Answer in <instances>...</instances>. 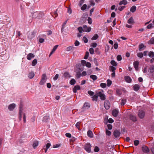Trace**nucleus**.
Returning <instances> with one entry per match:
<instances>
[{
  "instance_id": "obj_1",
  "label": "nucleus",
  "mask_w": 154,
  "mask_h": 154,
  "mask_svg": "<svg viewBox=\"0 0 154 154\" xmlns=\"http://www.w3.org/2000/svg\"><path fill=\"white\" fill-rule=\"evenodd\" d=\"M103 91L101 90V91L96 92V94L100 97V99L102 100H104L106 99V96L103 93Z\"/></svg>"
},
{
  "instance_id": "obj_2",
  "label": "nucleus",
  "mask_w": 154,
  "mask_h": 154,
  "mask_svg": "<svg viewBox=\"0 0 154 154\" xmlns=\"http://www.w3.org/2000/svg\"><path fill=\"white\" fill-rule=\"evenodd\" d=\"M91 147L90 143H87L84 146V148L87 152L90 153L91 152Z\"/></svg>"
},
{
  "instance_id": "obj_3",
  "label": "nucleus",
  "mask_w": 154,
  "mask_h": 154,
  "mask_svg": "<svg viewBox=\"0 0 154 154\" xmlns=\"http://www.w3.org/2000/svg\"><path fill=\"white\" fill-rule=\"evenodd\" d=\"M47 79V77L46 74L45 73L42 74V76L41 80L39 82L40 85H42L45 83Z\"/></svg>"
},
{
  "instance_id": "obj_4",
  "label": "nucleus",
  "mask_w": 154,
  "mask_h": 154,
  "mask_svg": "<svg viewBox=\"0 0 154 154\" xmlns=\"http://www.w3.org/2000/svg\"><path fill=\"white\" fill-rule=\"evenodd\" d=\"M23 106L22 104H20V109L19 110V113L18 117L19 120L21 121L22 119V115L23 111Z\"/></svg>"
},
{
  "instance_id": "obj_5",
  "label": "nucleus",
  "mask_w": 154,
  "mask_h": 154,
  "mask_svg": "<svg viewBox=\"0 0 154 154\" xmlns=\"http://www.w3.org/2000/svg\"><path fill=\"white\" fill-rule=\"evenodd\" d=\"M83 32H89L91 30V28L90 27L87 26L86 25L83 26Z\"/></svg>"
},
{
  "instance_id": "obj_6",
  "label": "nucleus",
  "mask_w": 154,
  "mask_h": 154,
  "mask_svg": "<svg viewBox=\"0 0 154 154\" xmlns=\"http://www.w3.org/2000/svg\"><path fill=\"white\" fill-rule=\"evenodd\" d=\"M139 117L141 119L143 118L145 115V112L143 110H139L138 113Z\"/></svg>"
},
{
  "instance_id": "obj_7",
  "label": "nucleus",
  "mask_w": 154,
  "mask_h": 154,
  "mask_svg": "<svg viewBox=\"0 0 154 154\" xmlns=\"http://www.w3.org/2000/svg\"><path fill=\"white\" fill-rule=\"evenodd\" d=\"M110 103L107 100L105 101L104 103V106L106 109H108L110 107Z\"/></svg>"
},
{
  "instance_id": "obj_8",
  "label": "nucleus",
  "mask_w": 154,
  "mask_h": 154,
  "mask_svg": "<svg viewBox=\"0 0 154 154\" xmlns=\"http://www.w3.org/2000/svg\"><path fill=\"white\" fill-rule=\"evenodd\" d=\"M120 134V132L117 130H115L113 132V135L115 138H117L119 137Z\"/></svg>"
},
{
  "instance_id": "obj_9",
  "label": "nucleus",
  "mask_w": 154,
  "mask_h": 154,
  "mask_svg": "<svg viewBox=\"0 0 154 154\" xmlns=\"http://www.w3.org/2000/svg\"><path fill=\"white\" fill-rule=\"evenodd\" d=\"M35 32H32L28 34V37L29 39H31L35 37Z\"/></svg>"
},
{
  "instance_id": "obj_10",
  "label": "nucleus",
  "mask_w": 154,
  "mask_h": 154,
  "mask_svg": "<svg viewBox=\"0 0 154 154\" xmlns=\"http://www.w3.org/2000/svg\"><path fill=\"white\" fill-rule=\"evenodd\" d=\"M142 151L144 153H147L149 152V148L146 146H143L142 147Z\"/></svg>"
},
{
  "instance_id": "obj_11",
  "label": "nucleus",
  "mask_w": 154,
  "mask_h": 154,
  "mask_svg": "<svg viewBox=\"0 0 154 154\" xmlns=\"http://www.w3.org/2000/svg\"><path fill=\"white\" fill-rule=\"evenodd\" d=\"M51 146V144L50 143H47L46 146H45L43 148V149H44L45 150V153H46L48 149L49 148L50 146Z\"/></svg>"
},
{
  "instance_id": "obj_12",
  "label": "nucleus",
  "mask_w": 154,
  "mask_h": 154,
  "mask_svg": "<svg viewBox=\"0 0 154 154\" xmlns=\"http://www.w3.org/2000/svg\"><path fill=\"white\" fill-rule=\"evenodd\" d=\"M139 62L138 61H136L133 63V65L136 70L137 71L138 69V65Z\"/></svg>"
},
{
  "instance_id": "obj_13",
  "label": "nucleus",
  "mask_w": 154,
  "mask_h": 154,
  "mask_svg": "<svg viewBox=\"0 0 154 154\" xmlns=\"http://www.w3.org/2000/svg\"><path fill=\"white\" fill-rule=\"evenodd\" d=\"M16 106V105L14 103H12L10 104L8 107V109L10 111L13 110L15 108Z\"/></svg>"
},
{
  "instance_id": "obj_14",
  "label": "nucleus",
  "mask_w": 154,
  "mask_h": 154,
  "mask_svg": "<svg viewBox=\"0 0 154 154\" xmlns=\"http://www.w3.org/2000/svg\"><path fill=\"white\" fill-rule=\"evenodd\" d=\"M125 81L128 83L131 82L132 79L130 76H125Z\"/></svg>"
},
{
  "instance_id": "obj_15",
  "label": "nucleus",
  "mask_w": 154,
  "mask_h": 154,
  "mask_svg": "<svg viewBox=\"0 0 154 154\" xmlns=\"http://www.w3.org/2000/svg\"><path fill=\"white\" fill-rule=\"evenodd\" d=\"M119 113V111L118 110L116 109H113L112 112V115L114 117H117Z\"/></svg>"
},
{
  "instance_id": "obj_16",
  "label": "nucleus",
  "mask_w": 154,
  "mask_h": 154,
  "mask_svg": "<svg viewBox=\"0 0 154 154\" xmlns=\"http://www.w3.org/2000/svg\"><path fill=\"white\" fill-rule=\"evenodd\" d=\"M35 57L34 55L32 53H29L27 56V59L28 60H30Z\"/></svg>"
},
{
  "instance_id": "obj_17",
  "label": "nucleus",
  "mask_w": 154,
  "mask_h": 154,
  "mask_svg": "<svg viewBox=\"0 0 154 154\" xmlns=\"http://www.w3.org/2000/svg\"><path fill=\"white\" fill-rule=\"evenodd\" d=\"M49 119V116L48 115H46L43 118L42 121L44 122H47Z\"/></svg>"
},
{
  "instance_id": "obj_18",
  "label": "nucleus",
  "mask_w": 154,
  "mask_h": 154,
  "mask_svg": "<svg viewBox=\"0 0 154 154\" xmlns=\"http://www.w3.org/2000/svg\"><path fill=\"white\" fill-rule=\"evenodd\" d=\"M128 23L132 25L134 23V21L133 17H131L128 20Z\"/></svg>"
},
{
  "instance_id": "obj_19",
  "label": "nucleus",
  "mask_w": 154,
  "mask_h": 154,
  "mask_svg": "<svg viewBox=\"0 0 154 154\" xmlns=\"http://www.w3.org/2000/svg\"><path fill=\"white\" fill-rule=\"evenodd\" d=\"M80 89V87L79 85H76L74 87L73 91L74 93L76 92L77 91L79 90Z\"/></svg>"
},
{
  "instance_id": "obj_20",
  "label": "nucleus",
  "mask_w": 154,
  "mask_h": 154,
  "mask_svg": "<svg viewBox=\"0 0 154 154\" xmlns=\"http://www.w3.org/2000/svg\"><path fill=\"white\" fill-rule=\"evenodd\" d=\"M90 107V104L88 103H85L83 107V109H88Z\"/></svg>"
},
{
  "instance_id": "obj_21",
  "label": "nucleus",
  "mask_w": 154,
  "mask_h": 154,
  "mask_svg": "<svg viewBox=\"0 0 154 154\" xmlns=\"http://www.w3.org/2000/svg\"><path fill=\"white\" fill-rule=\"evenodd\" d=\"M58 45H56L54 47L51 51L50 54L49 56H50L55 51V50H56V49H57V48L58 47Z\"/></svg>"
},
{
  "instance_id": "obj_22",
  "label": "nucleus",
  "mask_w": 154,
  "mask_h": 154,
  "mask_svg": "<svg viewBox=\"0 0 154 154\" xmlns=\"http://www.w3.org/2000/svg\"><path fill=\"white\" fill-rule=\"evenodd\" d=\"M38 145V141H35L32 144V146L34 149L36 148Z\"/></svg>"
},
{
  "instance_id": "obj_23",
  "label": "nucleus",
  "mask_w": 154,
  "mask_h": 154,
  "mask_svg": "<svg viewBox=\"0 0 154 154\" xmlns=\"http://www.w3.org/2000/svg\"><path fill=\"white\" fill-rule=\"evenodd\" d=\"M130 119L133 121L135 122L137 120L136 117L132 114L130 115Z\"/></svg>"
},
{
  "instance_id": "obj_24",
  "label": "nucleus",
  "mask_w": 154,
  "mask_h": 154,
  "mask_svg": "<svg viewBox=\"0 0 154 154\" xmlns=\"http://www.w3.org/2000/svg\"><path fill=\"white\" fill-rule=\"evenodd\" d=\"M127 3L128 2L126 0H122L120 2L119 5H126Z\"/></svg>"
},
{
  "instance_id": "obj_25",
  "label": "nucleus",
  "mask_w": 154,
  "mask_h": 154,
  "mask_svg": "<svg viewBox=\"0 0 154 154\" xmlns=\"http://www.w3.org/2000/svg\"><path fill=\"white\" fill-rule=\"evenodd\" d=\"M139 48L140 51H141L145 48L146 46H144L143 44H141L139 45Z\"/></svg>"
},
{
  "instance_id": "obj_26",
  "label": "nucleus",
  "mask_w": 154,
  "mask_h": 154,
  "mask_svg": "<svg viewBox=\"0 0 154 154\" xmlns=\"http://www.w3.org/2000/svg\"><path fill=\"white\" fill-rule=\"evenodd\" d=\"M134 90L135 91H137L140 88V86L138 84L135 85L133 87Z\"/></svg>"
},
{
  "instance_id": "obj_27",
  "label": "nucleus",
  "mask_w": 154,
  "mask_h": 154,
  "mask_svg": "<svg viewBox=\"0 0 154 154\" xmlns=\"http://www.w3.org/2000/svg\"><path fill=\"white\" fill-rule=\"evenodd\" d=\"M148 44H154V37L151 38L150 40L148 42Z\"/></svg>"
},
{
  "instance_id": "obj_28",
  "label": "nucleus",
  "mask_w": 154,
  "mask_h": 154,
  "mask_svg": "<svg viewBox=\"0 0 154 154\" xmlns=\"http://www.w3.org/2000/svg\"><path fill=\"white\" fill-rule=\"evenodd\" d=\"M87 135L88 137L91 138L93 136V134L91 131H88Z\"/></svg>"
},
{
  "instance_id": "obj_29",
  "label": "nucleus",
  "mask_w": 154,
  "mask_h": 154,
  "mask_svg": "<svg viewBox=\"0 0 154 154\" xmlns=\"http://www.w3.org/2000/svg\"><path fill=\"white\" fill-rule=\"evenodd\" d=\"M152 23H153V24L150 23L147 26V28L148 29H150L153 27V25H154V20L152 21Z\"/></svg>"
},
{
  "instance_id": "obj_30",
  "label": "nucleus",
  "mask_w": 154,
  "mask_h": 154,
  "mask_svg": "<svg viewBox=\"0 0 154 154\" xmlns=\"http://www.w3.org/2000/svg\"><path fill=\"white\" fill-rule=\"evenodd\" d=\"M148 72H149L150 73L153 72H154V66H150Z\"/></svg>"
},
{
  "instance_id": "obj_31",
  "label": "nucleus",
  "mask_w": 154,
  "mask_h": 154,
  "mask_svg": "<svg viewBox=\"0 0 154 154\" xmlns=\"http://www.w3.org/2000/svg\"><path fill=\"white\" fill-rule=\"evenodd\" d=\"M35 74L34 72H31L28 75V77L30 79H32L34 76Z\"/></svg>"
},
{
  "instance_id": "obj_32",
  "label": "nucleus",
  "mask_w": 154,
  "mask_h": 154,
  "mask_svg": "<svg viewBox=\"0 0 154 154\" xmlns=\"http://www.w3.org/2000/svg\"><path fill=\"white\" fill-rule=\"evenodd\" d=\"M90 78L94 81L96 80L97 78V76L94 75H91L90 76Z\"/></svg>"
},
{
  "instance_id": "obj_33",
  "label": "nucleus",
  "mask_w": 154,
  "mask_h": 154,
  "mask_svg": "<svg viewBox=\"0 0 154 154\" xmlns=\"http://www.w3.org/2000/svg\"><path fill=\"white\" fill-rule=\"evenodd\" d=\"M98 97V96L96 94L94 95L92 97V100L94 101L95 100L96 101H97V100Z\"/></svg>"
},
{
  "instance_id": "obj_34",
  "label": "nucleus",
  "mask_w": 154,
  "mask_h": 154,
  "mask_svg": "<svg viewBox=\"0 0 154 154\" xmlns=\"http://www.w3.org/2000/svg\"><path fill=\"white\" fill-rule=\"evenodd\" d=\"M136 7L135 6H133L131 8L130 10L132 12H134L136 11Z\"/></svg>"
},
{
  "instance_id": "obj_35",
  "label": "nucleus",
  "mask_w": 154,
  "mask_h": 154,
  "mask_svg": "<svg viewBox=\"0 0 154 154\" xmlns=\"http://www.w3.org/2000/svg\"><path fill=\"white\" fill-rule=\"evenodd\" d=\"M63 76L67 78L70 77L69 73L67 72H65Z\"/></svg>"
},
{
  "instance_id": "obj_36",
  "label": "nucleus",
  "mask_w": 154,
  "mask_h": 154,
  "mask_svg": "<svg viewBox=\"0 0 154 154\" xmlns=\"http://www.w3.org/2000/svg\"><path fill=\"white\" fill-rule=\"evenodd\" d=\"M74 48V47L72 46H70L66 48V51H70L72 50Z\"/></svg>"
},
{
  "instance_id": "obj_37",
  "label": "nucleus",
  "mask_w": 154,
  "mask_h": 154,
  "mask_svg": "<svg viewBox=\"0 0 154 154\" xmlns=\"http://www.w3.org/2000/svg\"><path fill=\"white\" fill-rule=\"evenodd\" d=\"M148 55L150 57H154V52L150 51Z\"/></svg>"
},
{
  "instance_id": "obj_38",
  "label": "nucleus",
  "mask_w": 154,
  "mask_h": 154,
  "mask_svg": "<svg viewBox=\"0 0 154 154\" xmlns=\"http://www.w3.org/2000/svg\"><path fill=\"white\" fill-rule=\"evenodd\" d=\"M80 122H78L75 124V126L79 130H80Z\"/></svg>"
},
{
  "instance_id": "obj_39",
  "label": "nucleus",
  "mask_w": 154,
  "mask_h": 154,
  "mask_svg": "<svg viewBox=\"0 0 154 154\" xmlns=\"http://www.w3.org/2000/svg\"><path fill=\"white\" fill-rule=\"evenodd\" d=\"M126 102V100L125 99H123L121 100V105H124L125 103Z\"/></svg>"
},
{
  "instance_id": "obj_40",
  "label": "nucleus",
  "mask_w": 154,
  "mask_h": 154,
  "mask_svg": "<svg viewBox=\"0 0 154 154\" xmlns=\"http://www.w3.org/2000/svg\"><path fill=\"white\" fill-rule=\"evenodd\" d=\"M98 38V35L97 34H96L92 37L91 39L92 40H95L97 39Z\"/></svg>"
},
{
  "instance_id": "obj_41",
  "label": "nucleus",
  "mask_w": 154,
  "mask_h": 154,
  "mask_svg": "<svg viewBox=\"0 0 154 154\" xmlns=\"http://www.w3.org/2000/svg\"><path fill=\"white\" fill-rule=\"evenodd\" d=\"M37 63V60L36 59H34L32 63V65L33 66H35Z\"/></svg>"
},
{
  "instance_id": "obj_42",
  "label": "nucleus",
  "mask_w": 154,
  "mask_h": 154,
  "mask_svg": "<svg viewBox=\"0 0 154 154\" xmlns=\"http://www.w3.org/2000/svg\"><path fill=\"white\" fill-rule=\"evenodd\" d=\"M106 86V84L105 83H102L100 84V86L103 88H105Z\"/></svg>"
},
{
  "instance_id": "obj_43",
  "label": "nucleus",
  "mask_w": 154,
  "mask_h": 154,
  "mask_svg": "<svg viewBox=\"0 0 154 154\" xmlns=\"http://www.w3.org/2000/svg\"><path fill=\"white\" fill-rule=\"evenodd\" d=\"M81 63L83 66H85L87 62L85 60H82L81 61Z\"/></svg>"
},
{
  "instance_id": "obj_44",
  "label": "nucleus",
  "mask_w": 154,
  "mask_h": 154,
  "mask_svg": "<svg viewBox=\"0 0 154 154\" xmlns=\"http://www.w3.org/2000/svg\"><path fill=\"white\" fill-rule=\"evenodd\" d=\"M89 55V53L88 51L86 52L85 54L84 57V58L85 59H87L88 58V57Z\"/></svg>"
},
{
  "instance_id": "obj_45",
  "label": "nucleus",
  "mask_w": 154,
  "mask_h": 154,
  "mask_svg": "<svg viewBox=\"0 0 154 154\" xmlns=\"http://www.w3.org/2000/svg\"><path fill=\"white\" fill-rule=\"evenodd\" d=\"M87 5L86 4H84L81 8V9L82 11H84L86 9Z\"/></svg>"
},
{
  "instance_id": "obj_46",
  "label": "nucleus",
  "mask_w": 154,
  "mask_h": 154,
  "mask_svg": "<svg viewBox=\"0 0 154 154\" xmlns=\"http://www.w3.org/2000/svg\"><path fill=\"white\" fill-rule=\"evenodd\" d=\"M76 81L74 79H72L70 82V84L72 85H73L75 84Z\"/></svg>"
},
{
  "instance_id": "obj_47",
  "label": "nucleus",
  "mask_w": 154,
  "mask_h": 154,
  "mask_svg": "<svg viewBox=\"0 0 154 154\" xmlns=\"http://www.w3.org/2000/svg\"><path fill=\"white\" fill-rule=\"evenodd\" d=\"M107 86H109L112 84V82L109 79H108L107 80Z\"/></svg>"
},
{
  "instance_id": "obj_48",
  "label": "nucleus",
  "mask_w": 154,
  "mask_h": 154,
  "mask_svg": "<svg viewBox=\"0 0 154 154\" xmlns=\"http://www.w3.org/2000/svg\"><path fill=\"white\" fill-rule=\"evenodd\" d=\"M111 64L114 66H116L117 65L116 62L114 60H112L111 61Z\"/></svg>"
},
{
  "instance_id": "obj_49",
  "label": "nucleus",
  "mask_w": 154,
  "mask_h": 154,
  "mask_svg": "<svg viewBox=\"0 0 154 154\" xmlns=\"http://www.w3.org/2000/svg\"><path fill=\"white\" fill-rule=\"evenodd\" d=\"M109 69L112 72H114L116 69V68L113 66H110L109 67Z\"/></svg>"
},
{
  "instance_id": "obj_50",
  "label": "nucleus",
  "mask_w": 154,
  "mask_h": 154,
  "mask_svg": "<svg viewBox=\"0 0 154 154\" xmlns=\"http://www.w3.org/2000/svg\"><path fill=\"white\" fill-rule=\"evenodd\" d=\"M137 56L140 58H142L143 57V54L142 53H138L137 54Z\"/></svg>"
},
{
  "instance_id": "obj_51",
  "label": "nucleus",
  "mask_w": 154,
  "mask_h": 154,
  "mask_svg": "<svg viewBox=\"0 0 154 154\" xmlns=\"http://www.w3.org/2000/svg\"><path fill=\"white\" fill-rule=\"evenodd\" d=\"M78 30L79 31V32H80V33H82V32L83 31V27H82L81 26H80V27H79L78 28Z\"/></svg>"
},
{
  "instance_id": "obj_52",
  "label": "nucleus",
  "mask_w": 154,
  "mask_h": 154,
  "mask_svg": "<svg viewBox=\"0 0 154 154\" xmlns=\"http://www.w3.org/2000/svg\"><path fill=\"white\" fill-rule=\"evenodd\" d=\"M88 93L91 96H93L94 94V93L91 91H88Z\"/></svg>"
},
{
  "instance_id": "obj_53",
  "label": "nucleus",
  "mask_w": 154,
  "mask_h": 154,
  "mask_svg": "<svg viewBox=\"0 0 154 154\" xmlns=\"http://www.w3.org/2000/svg\"><path fill=\"white\" fill-rule=\"evenodd\" d=\"M23 121L24 123H25L26 122V114L25 113H23Z\"/></svg>"
},
{
  "instance_id": "obj_54",
  "label": "nucleus",
  "mask_w": 154,
  "mask_h": 154,
  "mask_svg": "<svg viewBox=\"0 0 154 154\" xmlns=\"http://www.w3.org/2000/svg\"><path fill=\"white\" fill-rule=\"evenodd\" d=\"M97 44L95 42L92 43H91V46L93 48H95L97 46Z\"/></svg>"
},
{
  "instance_id": "obj_55",
  "label": "nucleus",
  "mask_w": 154,
  "mask_h": 154,
  "mask_svg": "<svg viewBox=\"0 0 154 154\" xmlns=\"http://www.w3.org/2000/svg\"><path fill=\"white\" fill-rule=\"evenodd\" d=\"M88 23L90 24H91L92 23V20L91 18L90 17H88Z\"/></svg>"
},
{
  "instance_id": "obj_56",
  "label": "nucleus",
  "mask_w": 154,
  "mask_h": 154,
  "mask_svg": "<svg viewBox=\"0 0 154 154\" xmlns=\"http://www.w3.org/2000/svg\"><path fill=\"white\" fill-rule=\"evenodd\" d=\"M117 60L119 61H121L122 59V57L120 55H119L117 56Z\"/></svg>"
},
{
  "instance_id": "obj_57",
  "label": "nucleus",
  "mask_w": 154,
  "mask_h": 154,
  "mask_svg": "<svg viewBox=\"0 0 154 154\" xmlns=\"http://www.w3.org/2000/svg\"><path fill=\"white\" fill-rule=\"evenodd\" d=\"M139 143V141L138 140H135L134 141V144L135 146L138 145Z\"/></svg>"
},
{
  "instance_id": "obj_58",
  "label": "nucleus",
  "mask_w": 154,
  "mask_h": 154,
  "mask_svg": "<svg viewBox=\"0 0 154 154\" xmlns=\"http://www.w3.org/2000/svg\"><path fill=\"white\" fill-rule=\"evenodd\" d=\"M99 148L97 146H95L94 147V151L97 152H98L99 151Z\"/></svg>"
},
{
  "instance_id": "obj_59",
  "label": "nucleus",
  "mask_w": 154,
  "mask_h": 154,
  "mask_svg": "<svg viewBox=\"0 0 154 154\" xmlns=\"http://www.w3.org/2000/svg\"><path fill=\"white\" fill-rule=\"evenodd\" d=\"M125 8V6H123L121 7H120L118 8V9L120 11H122Z\"/></svg>"
},
{
  "instance_id": "obj_60",
  "label": "nucleus",
  "mask_w": 154,
  "mask_h": 154,
  "mask_svg": "<svg viewBox=\"0 0 154 154\" xmlns=\"http://www.w3.org/2000/svg\"><path fill=\"white\" fill-rule=\"evenodd\" d=\"M106 134L107 135L110 136L111 135V132L110 131L107 130H106Z\"/></svg>"
},
{
  "instance_id": "obj_61",
  "label": "nucleus",
  "mask_w": 154,
  "mask_h": 154,
  "mask_svg": "<svg viewBox=\"0 0 154 154\" xmlns=\"http://www.w3.org/2000/svg\"><path fill=\"white\" fill-rule=\"evenodd\" d=\"M83 40L85 43H87L88 42V40L87 38L85 37L84 36L83 38Z\"/></svg>"
},
{
  "instance_id": "obj_62",
  "label": "nucleus",
  "mask_w": 154,
  "mask_h": 154,
  "mask_svg": "<svg viewBox=\"0 0 154 154\" xmlns=\"http://www.w3.org/2000/svg\"><path fill=\"white\" fill-rule=\"evenodd\" d=\"M89 51H90V53L91 54H94V49L93 48H91L89 49Z\"/></svg>"
},
{
  "instance_id": "obj_63",
  "label": "nucleus",
  "mask_w": 154,
  "mask_h": 154,
  "mask_svg": "<svg viewBox=\"0 0 154 154\" xmlns=\"http://www.w3.org/2000/svg\"><path fill=\"white\" fill-rule=\"evenodd\" d=\"M86 66L88 68H90L91 67V64L90 62H87Z\"/></svg>"
},
{
  "instance_id": "obj_64",
  "label": "nucleus",
  "mask_w": 154,
  "mask_h": 154,
  "mask_svg": "<svg viewBox=\"0 0 154 154\" xmlns=\"http://www.w3.org/2000/svg\"><path fill=\"white\" fill-rule=\"evenodd\" d=\"M79 67H78V69L81 71H82L84 70V67L83 66H82L81 65L78 66Z\"/></svg>"
}]
</instances>
